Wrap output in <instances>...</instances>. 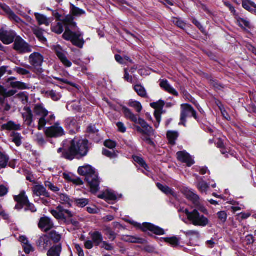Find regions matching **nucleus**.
Instances as JSON below:
<instances>
[{"mask_svg":"<svg viewBox=\"0 0 256 256\" xmlns=\"http://www.w3.org/2000/svg\"><path fill=\"white\" fill-rule=\"evenodd\" d=\"M35 16L39 25L45 24L46 26H49L50 22V20L48 19L46 16L38 13L35 14Z\"/></svg>","mask_w":256,"mask_h":256,"instance_id":"31","label":"nucleus"},{"mask_svg":"<svg viewBox=\"0 0 256 256\" xmlns=\"http://www.w3.org/2000/svg\"><path fill=\"white\" fill-rule=\"evenodd\" d=\"M190 222L194 226L205 227L208 224L209 220L204 215H200L198 210H196Z\"/></svg>","mask_w":256,"mask_h":256,"instance_id":"10","label":"nucleus"},{"mask_svg":"<svg viewBox=\"0 0 256 256\" xmlns=\"http://www.w3.org/2000/svg\"><path fill=\"white\" fill-rule=\"evenodd\" d=\"M177 159L182 163H185L188 167L194 164L195 162L189 153L185 150L179 151L176 153Z\"/></svg>","mask_w":256,"mask_h":256,"instance_id":"12","label":"nucleus"},{"mask_svg":"<svg viewBox=\"0 0 256 256\" xmlns=\"http://www.w3.org/2000/svg\"><path fill=\"white\" fill-rule=\"evenodd\" d=\"M17 36L16 33L13 30H6L4 28H0V40L6 45L14 42Z\"/></svg>","mask_w":256,"mask_h":256,"instance_id":"7","label":"nucleus"},{"mask_svg":"<svg viewBox=\"0 0 256 256\" xmlns=\"http://www.w3.org/2000/svg\"><path fill=\"white\" fill-rule=\"evenodd\" d=\"M165 105V102L162 100H160L156 102H154L150 104V106L155 110L164 112L163 108Z\"/></svg>","mask_w":256,"mask_h":256,"instance_id":"37","label":"nucleus"},{"mask_svg":"<svg viewBox=\"0 0 256 256\" xmlns=\"http://www.w3.org/2000/svg\"><path fill=\"white\" fill-rule=\"evenodd\" d=\"M44 58L38 52H34L29 56V63L34 67L33 72L36 74H42L44 70L42 68Z\"/></svg>","mask_w":256,"mask_h":256,"instance_id":"5","label":"nucleus"},{"mask_svg":"<svg viewBox=\"0 0 256 256\" xmlns=\"http://www.w3.org/2000/svg\"><path fill=\"white\" fill-rule=\"evenodd\" d=\"M23 118L28 126H30L33 121L32 114H22Z\"/></svg>","mask_w":256,"mask_h":256,"instance_id":"61","label":"nucleus"},{"mask_svg":"<svg viewBox=\"0 0 256 256\" xmlns=\"http://www.w3.org/2000/svg\"><path fill=\"white\" fill-rule=\"evenodd\" d=\"M166 137L168 143L174 146L176 144V141L178 137V133L176 131H168L166 133Z\"/></svg>","mask_w":256,"mask_h":256,"instance_id":"28","label":"nucleus"},{"mask_svg":"<svg viewBox=\"0 0 256 256\" xmlns=\"http://www.w3.org/2000/svg\"><path fill=\"white\" fill-rule=\"evenodd\" d=\"M160 240L161 242L164 240V242L170 244L174 248H176L180 244V240L176 236L170 238H161Z\"/></svg>","mask_w":256,"mask_h":256,"instance_id":"27","label":"nucleus"},{"mask_svg":"<svg viewBox=\"0 0 256 256\" xmlns=\"http://www.w3.org/2000/svg\"><path fill=\"white\" fill-rule=\"evenodd\" d=\"M246 110L248 113L256 114V106L252 102H251L247 106Z\"/></svg>","mask_w":256,"mask_h":256,"instance_id":"63","label":"nucleus"},{"mask_svg":"<svg viewBox=\"0 0 256 256\" xmlns=\"http://www.w3.org/2000/svg\"><path fill=\"white\" fill-rule=\"evenodd\" d=\"M2 129L9 131L18 130H20V126L19 124H16L12 120H10L7 123L3 124L2 126Z\"/></svg>","mask_w":256,"mask_h":256,"instance_id":"22","label":"nucleus"},{"mask_svg":"<svg viewBox=\"0 0 256 256\" xmlns=\"http://www.w3.org/2000/svg\"><path fill=\"white\" fill-rule=\"evenodd\" d=\"M47 235L50 240H52L55 244L58 243L62 238L61 235L54 230L50 231Z\"/></svg>","mask_w":256,"mask_h":256,"instance_id":"34","label":"nucleus"},{"mask_svg":"<svg viewBox=\"0 0 256 256\" xmlns=\"http://www.w3.org/2000/svg\"><path fill=\"white\" fill-rule=\"evenodd\" d=\"M126 241L133 244H144L146 240L144 238L134 236H128Z\"/></svg>","mask_w":256,"mask_h":256,"instance_id":"40","label":"nucleus"},{"mask_svg":"<svg viewBox=\"0 0 256 256\" xmlns=\"http://www.w3.org/2000/svg\"><path fill=\"white\" fill-rule=\"evenodd\" d=\"M187 198L192 201L194 204L199 202L200 198L198 196L192 192H189L187 195Z\"/></svg>","mask_w":256,"mask_h":256,"instance_id":"55","label":"nucleus"},{"mask_svg":"<svg viewBox=\"0 0 256 256\" xmlns=\"http://www.w3.org/2000/svg\"><path fill=\"white\" fill-rule=\"evenodd\" d=\"M102 154L104 156L110 158H116L118 157V154L115 152H112L105 148H103Z\"/></svg>","mask_w":256,"mask_h":256,"instance_id":"54","label":"nucleus"},{"mask_svg":"<svg viewBox=\"0 0 256 256\" xmlns=\"http://www.w3.org/2000/svg\"><path fill=\"white\" fill-rule=\"evenodd\" d=\"M14 200L16 202L14 208L18 211H20L23 209L29 201L28 198L26 195L24 190H22L19 194L14 196Z\"/></svg>","mask_w":256,"mask_h":256,"instance_id":"9","label":"nucleus"},{"mask_svg":"<svg viewBox=\"0 0 256 256\" xmlns=\"http://www.w3.org/2000/svg\"><path fill=\"white\" fill-rule=\"evenodd\" d=\"M16 78L15 77H10L6 80V82L9 84L10 86L12 88H16L20 90H27L29 88L27 84L24 82L20 81L13 82V80H16Z\"/></svg>","mask_w":256,"mask_h":256,"instance_id":"16","label":"nucleus"},{"mask_svg":"<svg viewBox=\"0 0 256 256\" xmlns=\"http://www.w3.org/2000/svg\"><path fill=\"white\" fill-rule=\"evenodd\" d=\"M60 198L61 201V203L63 204H66L68 208L72 206V203L74 202L73 200H71L70 196L66 194H60Z\"/></svg>","mask_w":256,"mask_h":256,"instance_id":"38","label":"nucleus"},{"mask_svg":"<svg viewBox=\"0 0 256 256\" xmlns=\"http://www.w3.org/2000/svg\"><path fill=\"white\" fill-rule=\"evenodd\" d=\"M173 24L181 29L186 27V23L179 18H174L172 20Z\"/></svg>","mask_w":256,"mask_h":256,"instance_id":"57","label":"nucleus"},{"mask_svg":"<svg viewBox=\"0 0 256 256\" xmlns=\"http://www.w3.org/2000/svg\"><path fill=\"white\" fill-rule=\"evenodd\" d=\"M44 184L46 187L48 188L50 190L54 192H56L60 191V190L58 187L54 186V184L48 181L45 182Z\"/></svg>","mask_w":256,"mask_h":256,"instance_id":"62","label":"nucleus"},{"mask_svg":"<svg viewBox=\"0 0 256 256\" xmlns=\"http://www.w3.org/2000/svg\"><path fill=\"white\" fill-rule=\"evenodd\" d=\"M33 194L40 198V196H44L45 198H50V193L48 192L46 188L42 184H37L32 188Z\"/></svg>","mask_w":256,"mask_h":256,"instance_id":"17","label":"nucleus"},{"mask_svg":"<svg viewBox=\"0 0 256 256\" xmlns=\"http://www.w3.org/2000/svg\"><path fill=\"white\" fill-rule=\"evenodd\" d=\"M216 215L218 216V220L220 221V224H224L226 221L228 215L226 212L225 211H220L218 212Z\"/></svg>","mask_w":256,"mask_h":256,"instance_id":"52","label":"nucleus"},{"mask_svg":"<svg viewBox=\"0 0 256 256\" xmlns=\"http://www.w3.org/2000/svg\"><path fill=\"white\" fill-rule=\"evenodd\" d=\"M208 188V183L204 180L199 182L197 184V188L201 192H206Z\"/></svg>","mask_w":256,"mask_h":256,"instance_id":"49","label":"nucleus"},{"mask_svg":"<svg viewBox=\"0 0 256 256\" xmlns=\"http://www.w3.org/2000/svg\"><path fill=\"white\" fill-rule=\"evenodd\" d=\"M134 160L142 168H144L148 172L149 167L144 158L138 156H132Z\"/></svg>","mask_w":256,"mask_h":256,"instance_id":"33","label":"nucleus"},{"mask_svg":"<svg viewBox=\"0 0 256 256\" xmlns=\"http://www.w3.org/2000/svg\"><path fill=\"white\" fill-rule=\"evenodd\" d=\"M237 21L238 22V23L239 26L242 28H244L243 26H244L246 28H250V22L248 20H245L244 18H238L237 19Z\"/></svg>","mask_w":256,"mask_h":256,"instance_id":"53","label":"nucleus"},{"mask_svg":"<svg viewBox=\"0 0 256 256\" xmlns=\"http://www.w3.org/2000/svg\"><path fill=\"white\" fill-rule=\"evenodd\" d=\"M91 238L96 246H99L100 243H102L104 242L102 234L98 231L94 232L92 234Z\"/></svg>","mask_w":256,"mask_h":256,"instance_id":"30","label":"nucleus"},{"mask_svg":"<svg viewBox=\"0 0 256 256\" xmlns=\"http://www.w3.org/2000/svg\"><path fill=\"white\" fill-rule=\"evenodd\" d=\"M198 3H196L197 6L203 10L205 12H206L208 16H212L213 15V12L209 10V8L207 7V6L202 2L201 1H197Z\"/></svg>","mask_w":256,"mask_h":256,"instance_id":"51","label":"nucleus"},{"mask_svg":"<svg viewBox=\"0 0 256 256\" xmlns=\"http://www.w3.org/2000/svg\"><path fill=\"white\" fill-rule=\"evenodd\" d=\"M104 144L106 148H108L114 149L116 146V142L114 140L109 139L106 140Z\"/></svg>","mask_w":256,"mask_h":256,"instance_id":"60","label":"nucleus"},{"mask_svg":"<svg viewBox=\"0 0 256 256\" xmlns=\"http://www.w3.org/2000/svg\"><path fill=\"white\" fill-rule=\"evenodd\" d=\"M192 106L188 104H184L181 105V112L180 115V122L179 125H182L184 127L186 126V118L188 114L190 113V108Z\"/></svg>","mask_w":256,"mask_h":256,"instance_id":"13","label":"nucleus"},{"mask_svg":"<svg viewBox=\"0 0 256 256\" xmlns=\"http://www.w3.org/2000/svg\"><path fill=\"white\" fill-rule=\"evenodd\" d=\"M210 84L214 88L218 89V90H220L221 89L224 88V86L222 84L219 82L218 80L214 79V78L210 82Z\"/></svg>","mask_w":256,"mask_h":256,"instance_id":"58","label":"nucleus"},{"mask_svg":"<svg viewBox=\"0 0 256 256\" xmlns=\"http://www.w3.org/2000/svg\"><path fill=\"white\" fill-rule=\"evenodd\" d=\"M132 224L144 232L149 231L153 234L158 236L165 234V231L162 228L150 222H145L142 224L140 223L133 222Z\"/></svg>","mask_w":256,"mask_h":256,"instance_id":"4","label":"nucleus"},{"mask_svg":"<svg viewBox=\"0 0 256 256\" xmlns=\"http://www.w3.org/2000/svg\"><path fill=\"white\" fill-rule=\"evenodd\" d=\"M52 214L58 220H62L65 219V215L64 213L58 212L56 210H52L50 211Z\"/></svg>","mask_w":256,"mask_h":256,"instance_id":"59","label":"nucleus"},{"mask_svg":"<svg viewBox=\"0 0 256 256\" xmlns=\"http://www.w3.org/2000/svg\"><path fill=\"white\" fill-rule=\"evenodd\" d=\"M74 202L76 206L82 208L88 204L89 200L86 198H74Z\"/></svg>","mask_w":256,"mask_h":256,"instance_id":"41","label":"nucleus"},{"mask_svg":"<svg viewBox=\"0 0 256 256\" xmlns=\"http://www.w3.org/2000/svg\"><path fill=\"white\" fill-rule=\"evenodd\" d=\"M15 98H19L23 104L28 102V96L26 95V92H20L16 96Z\"/></svg>","mask_w":256,"mask_h":256,"instance_id":"44","label":"nucleus"},{"mask_svg":"<svg viewBox=\"0 0 256 256\" xmlns=\"http://www.w3.org/2000/svg\"><path fill=\"white\" fill-rule=\"evenodd\" d=\"M99 132V130L96 128L95 124H90L86 128V134H94Z\"/></svg>","mask_w":256,"mask_h":256,"instance_id":"48","label":"nucleus"},{"mask_svg":"<svg viewBox=\"0 0 256 256\" xmlns=\"http://www.w3.org/2000/svg\"><path fill=\"white\" fill-rule=\"evenodd\" d=\"M134 89L137 94L142 98L147 97V94L145 88L141 84H136L134 86Z\"/></svg>","mask_w":256,"mask_h":256,"instance_id":"36","label":"nucleus"},{"mask_svg":"<svg viewBox=\"0 0 256 256\" xmlns=\"http://www.w3.org/2000/svg\"><path fill=\"white\" fill-rule=\"evenodd\" d=\"M64 130L61 126L57 124L48 127L45 131V134L48 138H58L64 135Z\"/></svg>","mask_w":256,"mask_h":256,"instance_id":"11","label":"nucleus"},{"mask_svg":"<svg viewBox=\"0 0 256 256\" xmlns=\"http://www.w3.org/2000/svg\"><path fill=\"white\" fill-rule=\"evenodd\" d=\"M25 212H30L32 213H35L37 212L38 210L34 204L30 202L24 208Z\"/></svg>","mask_w":256,"mask_h":256,"instance_id":"47","label":"nucleus"},{"mask_svg":"<svg viewBox=\"0 0 256 256\" xmlns=\"http://www.w3.org/2000/svg\"><path fill=\"white\" fill-rule=\"evenodd\" d=\"M251 216V214L250 213H246V212H240V214H238L236 216V220H238L240 222H242L244 220H246L250 216Z\"/></svg>","mask_w":256,"mask_h":256,"instance_id":"64","label":"nucleus"},{"mask_svg":"<svg viewBox=\"0 0 256 256\" xmlns=\"http://www.w3.org/2000/svg\"><path fill=\"white\" fill-rule=\"evenodd\" d=\"M44 30L40 28H34L32 30L34 34L36 36L38 40L44 44H46L48 40L44 36Z\"/></svg>","mask_w":256,"mask_h":256,"instance_id":"24","label":"nucleus"},{"mask_svg":"<svg viewBox=\"0 0 256 256\" xmlns=\"http://www.w3.org/2000/svg\"><path fill=\"white\" fill-rule=\"evenodd\" d=\"M78 172L80 175L85 176L84 180L88 182L92 193L96 194L99 190L100 182L98 176L91 166L87 164L80 166Z\"/></svg>","mask_w":256,"mask_h":256,"instance_id":"3","label":"nucleus"},{"mask_svg":"<svg viewBox=\"0 0 256 256\" xmlns=\"http://www.w3.org/2000/svg\"><path fill=\"white\" fill-rule=\"evenodd\" d=\"M9 156L4 151L0 150V170L6 168L9 161Z\"/></svg>","mask_w":256,"mask_h":256,"instance_id":"26","label":"nucleus"},{"mask_svg":"<svg viewBox=\"0 0 256 256\" xmlns=\"http://www.w3.org/2000/svg\"><path fill=\"white\" fill-rule=\"evenodd\" d=\"M122 107V112L126 119L130 120L134 123H137V118L130 110L124 106H121Z\"/></svg>","mask_w":256,"mask_h":256,"instance_id":"21","label":"nucleus"},{"mask_svg":"<svg viewBox=\"0 0 256 256\" xmlns=\"http://www.w3.org/2000/svg\"><path fill=\"white\" fill-rule=\"evenodd\" d=\"M51 241L47 234H43L36 241V245L39 250L44 251L52 246Z\"/></svg>","mask_w":256,"mask_h":256,"instance_id":"14","label":"nucleus"},{"mask_svg":"<svg viewBox=\"0 0 256 256\" xmlns=\"http://www.w3.org/2000/svg\"><path fill=\"white\" fill-rule=\"evenodd\" d=\"M0 14L6 15L10 20L14 21L16 23L24 22L23 20L5 4L0 3Z\"/></svg>","mask_w":256,"mask_h":256,"instance_id":"8","label":"nucleus"},{"mask_svg":"<svg viewBox=\"0 0 256 256\" xmlns=\"http://www.w3.org/2000/svg\"><path fill=\"white\" fill-rule=\"evenodd\" d=\"M56 80H57L58 81L62 82L64 84H68L70 86H72L74 87V88L77 89L78 90H79V88H80V86L76 84L74 82H71L69 80H68L67 79L65 78H56Z\"/></svg>","mask_w":256,"mask_h":256,"instance_id":"56","label":"nucleus"},{"mask_svg":"<svg viewBox=\"0 0 256 256\" xmlns=\"http://www.w3.org/2000/svg\"><path fill=\"white\" fill-rule=\"evenodd\" d=\"M192 22L204 34L206 35V30L198 20H197L195 18H192Z\"/></svg>","mask_w":256,"mask_h":256,"instance_id":"50","label":"nucleus"},{"mask_svg":"<svg viewBox=\"0 0 256 256\" xmlns=\"http://www.w3.org/2000/svg\"><path fill=\"white\" fill-rule=\"evenodd\" d=\"M160 86L162 89L170 94H172L175 96H178V92L170 84L168 80H162L160 82Z\"/></svg>","mask_w":256,"mask_h":256,"instance_id":"18","label":"nucleus"},{"mask_svg":"<svg viewBox=\"0 0 256 256\" xmlns=\"http://www.w3.org/2000/svg\"><path fill=\"white\" fill-rule=\"evenodd\" d=\"M62 251V245L58 244L52 246L48 251V256H60Z\"/></svg>","mask_w":256,"mask_h":256,"instance_id":"20","label":"nucleus"},{"mask_svg":"<svg viewBox=\"0 0 256 256\" xmlns=\"http://www.w3.org/2000/svg\"><path fill=\"white\" fill-rule=\"evenodd\" d=\"M38 226L42 231L47 232L53 228L54 224L49 218L44 216L40 218Z\"/></svg>","mask_w":256,"mask_h":256,"instance_id":"15","label":"nucleus"},{"mask_svg":"<svg viewBox=\"0 0 256 256\" xmlns=\"http://www.w3.org/2000/svg\"><path fill=\"white\" fill-rule=\"evenodd\" d=\"M10 137L12 138V142L15 144L16 146H20L22 144V136L20 133L13 132L10 134Z\"/></svg>","mask_w":256,"mask_h":256,"instance_id":"32","label":"nucleus"},{"mask_svg":"<svg viewBox=\"0 0 256 256\" xmlns=\"http://www.w3.org/2000/svg\"><path fill=\"white\" fill-rule=\"evenodd\" d=\"M85 14V12L78 7H76L73 4H70V13L68 15L72 16L73 18L80 16Z\"/></svg>","mask_w":256,"mask_h":256,"instance_id":"29","label":"nucleus"},{"mask_svg":"<svg viewBox=\"0 0 256 256\" xmlns=\"http://www.w3.org/2000/svg\"><path fill=\"white\" fill-rule=\"evenodd\" d=\"M85 138H88L96 143H98L102 140L99 132L94 134H85Z\"/></svg>","mask_w":256,"mask_h":256,"instance_id":"42","label":"nucleus"},{"mask_svg":"<svg viewBox=\"0 0 256 256\" xmlns=\"http://www.w3.org/2000/svg\"><path fill=\"white\" fill-rule=\"evenodd\" d=\"M14 42L13 49L20 54L28 53L32 51L31 46L20 36H17Z\"/></svg>","mask_w":256,"mask_h":256,"instance_id":"6","label":"nucleus"},{"mask_svg":"<svg viewBox=\"0 0 256 256\" xmlns=\"http://www.w3.org/2000/svg\"><path fill=\"white\" fill-rule=\"evenodd\" d=\"M128 106L135 108L138 112H140L142 108V106L140 102L130 100L128 103Z\"/></svg>","mask_w":256,"mask_h":256,"instance_id":"43","label":"nucleus"},{"mask_svg":"<svg viewBox=\"0 0 256 256\" xmlns=\"http://www.w3.org/2000/svg\"><path fill=\"white\" fill-rule=\"evenodd\" d=\"M242 7L253 14H256V4L253 1H242Z\"/></svg>","mask_w":256,"mask_h":256,"instance_id":"23","label":"nucleus"},{"mask_svg":"<svg viewBox=\"0 0 256 256\" xmlns=\"http://www.w3.org/2000/svg\"><path fill=\"white\" fill-rule=\"evenodd\" d=\"M64 27L62 22H58L55 25L52 24L51 30L52 32L56 34H62L64 32Z\"/></svg>","mask_w":256,"mask_h":256,"instance_id":"35","label":"nucleus"},{"mask_svg":"<svg viewBox=\"0 0 256 256\" xmlns=\"http://www.w3.org/2000/svg\"><path fill=\"white\" fill-rule=\"evenodd\" d=\"M180 90H181V92L184 97H185L192 103H194L196 100L189 94V92L185 89L184 87L180 86Z\"/></svg>","mask_w":256,"mask_h":256,"instance_id":"46","label":"nucleus"},{"mask_svg":"<svg viewBox=\"0 0 256 256\" xmlns=\"http://www.w3.org/2000/svg\"><path fill=\"white\" fill-rule=\"evenodd\" d=\"M139 124L140 126L146 130L147 129L150 131V134H152L154 132V130L152 129V128L145 121L144 119L139 118L138 119L137 118V123Z\"/></svg>","mask_w":256,"mask_h":256,"instance_id":"39","label":"nucleus"},{"mask_svg":"<svg viewBox=\"0 0 256 256\" xmlns=\"http://www.w3.org/2000/svg\"><path fill=\"white\" fill-rule=\"evenodd\" d=\"M74 18L72 15H66L62 18V22L65 31L62 37L67 41H70L73 46L82 48L85 43L83 38V33L80 32L74 21Z\"/></svg>","mask_w":256,"mask_h":256,"instance_id":"2","label":"nucleus"},{"mask_svg":"<svg viewBox=\"0 0 256 256\" xmlns=\"http://www.w3.org/2000/svg\"><path fill=\"white\" fill-rule=\"evenodd\" d=\"M91 144L87 138H74L70 142L68 148H60L57 152L61 154V158L68 160L72 161L74 158L80 160L88 154L90 148L89 146Z\"/></svg>","mask_w":256,"mask_h":256,"instance_id":"1","label":"nucleus"},{"mask_svg":"<svg viewBox=\"0 0 256 256\" xmlns=\"http://www.w3.org/2000/svg\"><path fill=\"white\" fill-rule=\"evenodd\" d=\"M104 230L105 232V234L110 240L114 241L115 240L116 238V233L112 230L110 227L106 226Z\"/></svg>","mask_w":256,"mask_h":256,"instance_id":"45","label":"nucleus"},{"mask_svg":"<svg viewBox=\"0 0 256 256\" xmlns=\"http://www.w3.org/2000/svg\"><path fill=\"white\" fill-rule=\"evenodd\" d=\"M157 188L166 196H172L174 198H176L178 194L172 189L167 186H164L162 184L157 182L156 184Z\"/></svg>","mask_w":256,"mask_h":256,"instance_id":"19","label":"nucleus"},{"mask_svg":"<svg viewBox=\"0 0 256 256\" xmlns=\"http://www.w3.org/2000/svg\"><path fill=\"white\" fill-rule=\"evenodd\" d=\"M34 112L36 116L46 117L48 114V111L40 104H36L34 109Z\"/></svg>","mask_w":256,"mask_h":256,"instance_id":"25","label":"nucleus"}]
</instances>
